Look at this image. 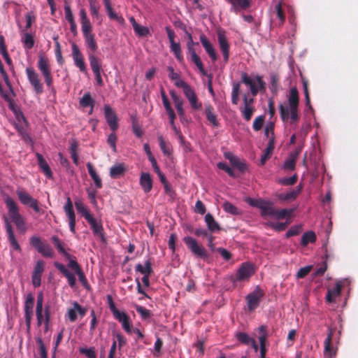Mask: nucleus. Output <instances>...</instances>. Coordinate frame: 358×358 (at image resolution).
I'll return each instance as SVG.
<instances>
[{
  "mask_svg": "<svg viewBox=\"0 0 358 358\" xmlns=\"http://www.w3.org/2000/svg\"><path fill=\"white\" fill-rule=\"evenodd\" d=\"M299 103L298 90L296 87H292L289 90L288 104L280 103L279 106L280 115L282 122H285L289 120L290 124H294L299 121Z\"/></svg>",
  "mask_w": 358,
  "mask_h": 358,
  "instance_id": "f257e3e1",
  "label": "nucleus"
},
{
  "mask_svg": "<svg viewBox=\"0 0 358 358\" xmlns=\"http://www.w3.org/2000/svg\"><path fill=\"white\" fill-rule=\"evenodd\" d=\"M167 69L169 72V78L176 81L175 85L176 87L182 89L183 93L187 99L189 101L192 108L194 110H201L202 108V103L199 101L194 89L189 84L180 79V75L177 73H175L172 66H168Z\"/></svg>",
  "mask_w": 358,
  "mask_h": 358,
  "instance_id": "f03ea898",
  "label": "nucleus"
},
{
  "mask_svg": "<svg viewBox=\"0 0 358 358\" xmlns=\"http://www.w3.org/2000/svg\"><path fill=\"white\" fill-rule=\"evenodd\" d=\"M5 203L8 209V215L12 222L15 224L17 229L22 234L27 231L24 218L19 212V208L13 198L7 196Z\"/></svg>",
  "mask_w": 358,
  "mask_h": 358,
  "instance_id": "7ed1b4c3",
  "label": "nucleus"
},
{
  "mask_svg": "<svg viewBox=\"0 0 358 358\" xmlns=\"http://www.w3.org/2000/svg\"><path fill=\"white\" fill-rule=\"evenodd\" d=\"M37 67L44 77L46 85L50 88L52 87L53 78L51 73V66L49 59L43 53L39 54Z\"/></svg>",
  "mask_w": 358,
  "mask_h": 358,
  "instance_id": "20e7f679",
  "label": "nucleus"
},
{
  "mask_svg": "<svg viewBox=\"0 0 358 358\" xmlns=\"http://www.w3.org/2000/svg\"><path fill=\"white\" fill-rule=\"evenodd\" d=\"M241 81L250 87L251 94L254 96L258 94L259 90L265 91L266 90V83L260 76H257L255 79H252L246 73H242Z\"/></svg>",
  "mask_w": 358,
  "mask_h": 358,
  "instance_id": "39448f33",
  "label": "nucleus"
},
{
  "mask_svg": "<svg viewBox=\"0 0 358 358\" xmlns=\"http://www.w3.org/2000/svg\"><path fill=\"white\" fill-rule=\"evenodd\" d=\"M30 245L35 248L43 257L52 258L54 251L50 245L43 242L39 236H32L29 238Z\"/></svg>",
  "mask_w": 358,
  "mask_h": 358,
  "instance_id": "423d86ee",
  "label": "nucleus"
},
{
  "mask_svg": "<svg viewBox=\"0 0 358 358\" xmlns=\"http://www.w3.org/2000/svg\"><path fill=\"white\" fill-rule=\"evenodd\" d=\"M264 294V290L259 286H257L253 292L247 295L245 299L250 312L254 311L259 306Z\"/></svg>",
  "mask_w": 358,
  "mask_h": 358,
  "instance_id": "0eeeda50",
  "label": "nucleus"
},
{
  "mask_svg": "<svg viewBox=\"0 0 358 358\" xmlns=\"http://www.w3.org/2000/svg\"><path fill=\"white\" fill-rule=\"evenodd\" d=\"M255 273L253 265L248 262L243 263L237 270L234 277L231 278V281L236 282L248 280Z\"/></svg>",
  "mask_w": 358,
  "mask_h": 358,
  "instance_id": "6e6552de",
  "label": "nucleus"
},
{
  "mask_svg": "<svg viewBox=\"0 0 358 358\" xmlns=\"http://www.w3.org/2000/svg\"><path fill=\"white\" fill-rule=\"evenodd\" d=\"M16 194L17 195L18 199L20 201L24 206H29L36 213H39L41 208H39L38 201L34 199L29 193H27L22 188H17L16 190Z\"/></svg>",
  "mask_w": 358,
  "mask_h": 358,
  "instance_id": "1a4fd4ad",
  "label": "nucleus"
},
{
  "mask_svg": "<svg viewBox=\"0 0 358 358\" xmlns=\"http://www.w3.org/2000/svg\"><path fill=\"white\" fill-rule=\"evenodd\" d=\"M183 241L195 256L203 259L208 257L206 249L203 246L199 245L195 238L191 236H185L183 238Z\"/></svg>",
  "mask_w": 358,
  "mask_h": 358,
  "instance_id": "9d476101",
  "label": "nucleus"
},
{
  "mask_svg": "<svg viewBox=\"0 0 358 358\" xmlns=\"http://www.w3.org/2000/svg\"><path fill=\"white\" fill-rule=\"evenodd\" d=\"M26 74L36 94H41L43 92V85L39 78V75L32 67H27L26 69Z\"/></svg>",
  "mask_w": 358,
  "mask_h": 358,
  "instance_id": "9b49d317",
  "label": "nucleus"
},
{
  "mask_svg": "<svg viewBox=\"0 0 358 358\" xmlns=\"http://www.w3.org/2000/svg\"><path fill=\"white\" fill-rule=\"evenodd\" d=\"M166 31L168 35L169 40L170 41L171 45L170 49L171 51L173 52L176 58L179 62H183L184 57L182 54V50L180 47V44L179 43H176L174 41L176 34L173 29L169 27H166Z\"/></svg>",
  "mask_w": 358,
  "mask_h": 358,
  "instance_id": "f8f14e48",
  "label": "nucleus"
},
{
  "mask_svg": "<svg viewBox=\"0 0 358 358\" xmlns=\"http://www.w3.org/2000/svg\"><path fill=\"white\" fill-rule=\"evenodd\" d=\"M64 211L69 220L70 231L76 233V214L73 210V203L70 197H67L66 202L64 206Z\"/></svg>",
  "mask_w": 358,
  "mask_h": 358,
  "instance_id": "ddd939ff",
  "label": "nucleus"
},
{
  "mask_svg": "<svg viewBox=\"0 0 358 358\" xmlns=\"http://www.w3.org/2000/svg\"><path fill=\"white\" fill-rule=\"evenodd\" d=\"M72 57L75 65L81 72L87 73V68L84 62L83 55L80 52L78 46L75 43L72 44Z\"/></svg>",
  "mask_w": 358,
  "mask_h": 358,
  "instance_id": "4468645a",
  "label": "nucleus"
},
{
  "mask_svg": "<svg viewBox=\"0 0 358 358\" xmlns=\"http://www.w3.org/2000/svg\"><path fill=\"white\" fill-rule=\"evenodd\" d=\"M217 39L220 50L223 54L224 62L227 63L229 57V44L226 38L225 32L222 29L217 31Z\"/></svg>",
  "mask_w": 358,
  "mask_h": 358,
  "instance_id": "2eb2a0df",
  "label": "nucleus"
},
{
  "mask_svg": "<svg viewBox=\"0 0 358 358\" xmlns=\"http://www.w3.org/2000/svg\"><path fill=\"white\" fill-rule=\"evenodd\" d=\"M94 236H99L101 241H105L104 229L101 220L95 219L93 215L86 220Z\"/></svg>",
  "mask_w": 358,
  "mask_h": 358,
  "instance_id": "dca6fc26",
  "label": "nucleus"
},
{
  "mask_svg": "<svg viewBox=\"0 0 358 358\" xmlns=\"http://www.w3.org/2000/svg\"><path fill=\"white\" fill-rule=\"evenodd\" d=\"M104 114L106 122L113 131H115L118 129L117 117L115 111L109 105L104 106Z\"/></svg>",
  "mask_w": 358,
  "mask_h": 358,
  "instance_id": "f3484780",
  "label": "nucleus"
},
{
  "mask_svg": "<svg viewBox=\"0 0 358 358\" xmlns=\"http://www.w3.org/2000/svg\"><path fill=\"white\" fill-rule=\"evenodd\" d=\"M4 220L6 223V229L8 235V239L10 243V245L14 250L20 252L22 251V249L15 238L13 227L6 217H5Z\"/></svg>",
  "mask_w": 358,
  "mask_h": 358,
  "instance_id": "a211bd4d",
  "label": "nucleus"
},
{
  "mask_svg": "<svg viewBox=\"0 0 358 358\" xmlns=\"http://www.w3.org/2000/svg\"><path fill=\"white\" fill-rule=\"evenodd\" d=\"M34 303V299L33 296L29 294H28L25 303H24V315L26 324L28 327H30L31 321L33 316V308Z\"/></svg>",
  "mask_w": 358,
  "mask_h": 358,
  "instance_id": "6ab92c4d",
  "label": "nucleus"
},
{
  "mask_svg": "<svg viewBox=\"0 0 358 358\" xmlns=\"http://www.w3.org/2000/svg\"><path fill=\"white\" fill-rule=\"evenodd\" d=\"M200 41L205 49L207 54L210 57L213 62H215L217 59V56L215 50L210 41L207 38L205 34H202L199 36Z\"/></svg>",
  "mask_w": 358,
  "mask_h": 358,
  "instance_id": "aec40b11",
  "label": "nucleus"
},
{
  "mask_svg": "<svg viewBox=\"0 0 358 358\" xmlns=\"http://www.w3.org/2000/svg\"><path fill=\"white\" fill-rule=\"evenodd\" d=\"M187 54L190 56V60L194 63L202 75H206V71L204 69L203 62L200 57L197 55L194 47L187 48Z\"/></svg>",
  "mask_w": 358,
  "mask_h": 358,
  "instance_id": "412c9836",
  "label": "nucleus"
},
{
  "mask_svg": "<svg viewBox=\"0 0 358 358\" xmlns=\"http://www.w3.org/2000/svg\"><path fill=\"white\" fill-rule=\"evenodd\" d=\"M205 115L206 120L214 127H218L220 126V123L217 120V115L215 113V109L213 106L209 103L205 104Z\"/></svg>",
  "mask_w": 358,
  "mask_h": 358,
  "instance_id": "4be33fe9",
  "label": "nucleus"
},
{
  "mask_svg": "<svg viewBox=\"0 0 358 358\" xmlns=\"http://www.w3.org/2000/svg\"><path fill=\"white\" fill-rule=\"evenodd\" d=\"M121 324L124 330L130 334L131 332L132 324L130 321L129 316L124 312H120L118 314L114 316Z\"/></svg>",
  "mask_w": 358,
  "mask_h": 358,
  "instance_id": "5701e85b",
  "label": "nucleus"
},
{
  "mask_svg": "<svg viewBox=\"0 0 358 358\" xmlns=\"http://www.w3.org/2000/svg\"><path fill=\"white\" fill-rule=\"evenodd\" d=\"M126 171L127 168L124 164L117 163L110 167L109 175L110 178L116 179L123 176Z\"/></svg>",
  "mask_w": 358,
  "mask_h": 358,
  "instance_id": "b1692460",
  "label": "nucleus"
},
{
  "mask_svg": "<svg viewBox=\"0 0 358 358\" xmlns=\"http://www.w3.org/2000/svg\"><path fill=\"white\" fill-rule=\"evenodd\" d=\"M335 329L329 327L328 328V334L327 336L324 341V354L328 355L329 356H332L336 353L333 346L331 345V341L334 335Z\"/></svg>",
  "mask_w": 358,
  "mask_h": 358,
  "instance_id": "393cba45",
  "label": "nucleus"
},
{
  "mask_svg": "<svg viewBox=\"0 0 358 358\" xmlns=\"http://www.w3.org/2000/svg\"><path fill=\"white\" fill-rule=\"evenodd\" d=\"M140 185L145 193H148L152 188V180L148 173H142L140 176Z\"/></svg>",
  "mask_w": 358,
  "mask_h": 358,
  "instance_id": "a878e982",
  "label": "nucleus"
},
{
  "mask_svg": "<svg viewBox=\"0 0 358 358\" xmlns=\"http://www.w3.org/2000/svg\"><path fill=\"white\" fill-rule=\"evenodd\" d=\"M343 285L341 282H337L335 287L332 289H328L326 300L328 303H332L334 301L336 297L341 295Z\"/></svg>",
  "mask_w": 358,
  "mask_h": 358,
  "instance_id": "bb28decb",
  "label": "nucleus"
},
{
  "mask_svg": "<svg viewBox=\"0 0 358 358\" xmlns=\"http://www.w3.org/2000/svg\"><path fill=\"white\" fill-rule=\"evenodd\" d=\"M36 156L38 164L40 169L43 171V172L44 173V174L46 176L47 178H52V171H51L48 164L47 163V162L43 157V155L37 152L36 154Z\"/></svg>",
  "mask_w": 358,
  "mask_h": 358,
  "instance_id": "cd10ccee",
  "label": "nucleus"
},
{
  "mask_svg": "<svg viewBox=\"0 0 358 358\" xmlns=\"http://www.w3.org/2000/svg\"><path fill=\"white\" fill-rule=\"evenodd\" d=\"M171 99L175 104V107L177 110L178 115L182 117L185 115V111L183 109V101L182 99L176 94L174 90H171L169 92Z\"/></svg>",
  "mask_w": 358,
  "mask_h": 358,
  "instance_id": "c85d7f7f",
  "label": "nucleus"
},
{
  "mask_svg": "<svg viewBox=\"0 0 358 358\" xmlns=\"http://www.w3.org/2000/svg\"><path fill=\"white\" fill-rule=\"evenodd\" d=\"M257 207L261 209V215L262 216L268 215L273 217L275 209L273 207L271 202L260 201L259 203L257 205Z\"/></svg>",
  "mask_w": 358,
  "mask_h": 358,
  "instance_id": "c756f323",
  "label": "nucleus"
},
{
  "mask_svg": "<svg viewBox=\"0 0 358 358\" xmlns=\"http://www.w3.org/2000/svg\"><path fill=\"white\" fill-rule=\"evenodd\" d=\"M87 168L89 172L90 176H91L92 179L93 180L95 187L97 189H101L102 187V181L100 178V176L96 173L95 169L94 168L92 163L88 162L87 164Z\"/></svg>",
  "mask_w": 358,
  "mask_h": 358,
  "instance_id": "7c9ffc66",
  "label": "nucleus"
},
{
  "mask_svg": "<svg viewBox=\"0 0 358 358\" xmlns=\"http://www.w3.org/2000/svg\"><path fill=\"white\" fill-rule=\"evenodd\" d=\"M51 241L57 249L58 252L63 255L66 259H70L71 257V255L66 251L64 242L62 241L58 236H52L51 237Z\"/></svg>",
  "mask_w": 358,
  "mask_h": 358,
  "instance_id": "2f4dec72",
  "label": "nucleus"
},
{
  "mask_svg": "<svg viewBox=\"0 0 358 358\" xmlns=\"http://www.w3.org/2000/svg\"><path fill=\"white\" fill-rule=\"evenodd\" d=\"M302 190V186L301 185H298L295 189L289 191L286 194H280L278 196L279 199L285 200V201H292L294 200L300 192Z\"/></svg>",
  "mask_w": 358,
  "mask_h": 358,
  "instance_id": "473e14b6",
  "label": "nucleus"
},
{
  "mask_svg": "<svg viewBox=\"0 0 358 358\" xmlns=\"http://www.w3.org/2000/svg\"><path fill=\"white\" fill-rule=\"evenodd\" d=\"M205 222L208 229L211 232L218 231L220 230L219 224L215 220L213 216L210 213H208L205 216Z\"/></svg>",
  "mask_w": 358,
  "mask_h": 358,
  "instance_id": "72a5a7b5",
  "label": "nucleus"
},
{
  "mask_svg": "<svg viewBox=\"0 0 358 358\" xmlns=\"http://www.w3.org/2000/svg\"><path fill=\"white\" fill-rule=\"evenodd\" d=\"M135 270L137 272L141 273L143 275H150L152 273V263L150 259H148L144 266L141 264H138L135 266Z\"/></svg>",
  "mask_w": 358,
  "mask_h": 358,
  "instance_id": "f704fd0d",
  "label": "nucleus"
},
{
  "mask_svg": "<svg viewBox=\"0 0 358 358\" xmlns=\"http://www.w3.org/2000/svg\"><path fill=\"white\" fill-rule=\"evenodd\" d=\"M157 140L163 154L166 157H170L172 155V150L170 144L165 141L162 135H158Z\"/></svg>",
  "mask_w": 358,
  "mask_h": 358,
  "instance_id": "c9c22d12",
  "label": "nucleus"
},
{
  "mask_svg": "<svg viewBox=\"0 0 358 358\" xmlns=\"http://www.w3.org/2000/svg\"><path fill=\"white\" fill-rule=\"evenodd\" d=\"M316 239L317 237L315 234L312 231H308L303 234L301 237V245L302 246H306L310 243H315Z\"/></svg>",
  "mask_w": 358,
  "mask_h": 358,
  "instance_id": "e433bc0d",
  "label": "nucleus"
},
{
  "mask_svg": "<svg viewBox=\"0 0 358 358\" xmlns=\"http://www.w3.org/2000/svg\"><path fill=\"white\" fill-rule=\"evenodd\" d=\"M74 203L77 211L79 213H80L85 220H87V218L92 215L87 210V207L85 206L83 201L77 200L75 201Z\"/></svg>",
  "mask_w": 358,
  "mask_h": 358,
  "instance_id": "4c0bfd02",
  "label": "nucleus"
},
{
  "mask_svg": "<svg viewBox=\"0 0 358 358\" xmlns=\"http://www.w3.org/2000/svg\"><path fill=\"white\" fill-rule=\"evenodd\" d=\"M85 41L87 46L92 50V53L96 52L98 49V45L95 40L94 34L84 36Z\"/></svg>",
  "mask_w": 358,
  "mask_h": 358,
  "instance_id": "58836bf2",
  "label": "nucleus"
},
{
  "mask_svg": "<svg viewBox=\"0 0 358 358\" xmlns=\"http://www.w3.org/2000/svg\"><path fill=\"white\" fill-rule=\"evenodd\" d=\"M89 60L93 73L101 71L100 60L94 53L89 54Z\"/></svg>",
  "mask_w": 358,
  "mask_h": 358,
  "instance_id": "ea45409f",
  "label": "nucleus"
},
{
  "mask_svg": "<svg viewBox=\"0 0 358 358\" xmlns=\"http://www.w3.org/2000/svg\"><path fill=\"white\" fill-rule=\"evenodd\" d=\"M79 103H80V106L84 107V108H86L88 106L93 108L94 105V100L92 98L90 93L87 92L80 99Z\"/></svg>",
  "mask_w": 358,
  "mask_h": 358,
  "instance_id": "a19ab883",
  "label": "nucleus"
},
{
  "mask_svg": "<svg viewBox=\"0 0 358 358\" xmlns=\"http://www.w3.org/2000/svg\"><path fill=\"white\" fill-rule=\"evenodd\" d=\"M231 165L238 169L241 173H244L247 169L246 164L236 156L230 162Z\"/></svg>",
  "mask_w": 358,
  "mask_h": 358,
  "instance_id": "79ce46f5",
  "label": "nucleus"
},
{
  "mask_svg": "<svg viewBox=\"0 0 358 358\" xmlns=\"http://www.w3.org/2000/svg\"><path fill=\"white\" fill-rule=\"evenodd\" d=\"M255 111V106H244L243 108L241 109V114L246 121H250Z\"/></svg>",
  "mask_w": 358,
  "mask_h": 358,
  "instance_id": "37998d69",
  "label": "nucleus"
},
{
  "mask_svg": "<svg viewBox=\"0 0 358 358\" xmlns=\"http://www.w3.org/2000/svg\"><path fill=\"white\" fill-rule=\"evenodd\" d=\"M259 341L260 343V346H266V342L268 338L267 329L264 325H262L259 328Z\"/></svg>",
  "mask_w": 358,
  "mask_h": 358,
  "instance_id": "c03bdc74",
  "label": "nucleus"
},
{
  "mask_svg": "<svg viewBox=\"0 0 358 358\" xmlns=\"http://www.w3.org/2000/svg\"><path fill=\"white\" fill-rule=\"evenodd\" d=\"M298 180V176L297 174H294L292 176L289 178H280L278 180V182L280 185H285V186H289L294 185Z\"/></svg>",
  "mask_w": 358,
  "mask_h": 358,
  "instance_id": "a18cd8bd",
  "label": "nucleus"
},
{
  "mask_svg": "<svg viewBox=\"0 0 358 358\" xmlns=\"http://www.w3.org/2000/svg\"><path fill=\"white\" fill-rule=\"evenodd\" d=\"M22 42L24 43V47L27 49H31L34 45V37L29 33L24 34Z\"/></svg>",
  "mask_w": 358,
  "mask_h": 358,
  "instance_id": "49530a36",
  "label": "nucleus"
},
{
  "mask_svg": "<svg viewBox=\"0 0 358 358\" xmlns=\"http://www.w3.org/2000/svg\"><path fill=\"white\" fill-rule=\"evenodd\" d=\"M293 213L292 209H280V210H275V214L273 215L274 217L277 219H283L287 217H290Z\"/></svg>",
  "mask_w": 358,
  "mask_h": 358,
  "instance_id": "de8ad7c7",
  "label": "nucleus"
},
{
  "mask_svg": "<svg viewBox=\"0 0 358 358\" xmlns=\"http://www.w3.org/2000/svg\"><path fill=\"white\" fill-rule=\"evenodd\" d=\"M70 153L73 163L78 165L79 162V158L78 155V144L76 142H73L71 144Z\"/></svg>",
  "mask_w": 358,
  "mask_h": 358,
  "instance_id": "09e8293b",
  "label": "nucleus"
},
{
  "mask_svg": "<svg viewBox=\"0 0 358 358\" xmlns=\"http://www.w3.org/2000/svg\"><path fill=\"white\" fill-rule=\"evenodd\" d=\"M135 309L136 312L141 315L142 319L146 320L151 317L152 314L150 310L145 308L143 306L136 305Z\"/></svg>",
  "mask_w": 358,
  "mask_h": 358,
  "instance_id": "8fccbe9b",
  "label": "nucleus"
},
{
  "mask_svg": "<svg viewBox=\"0 0 358 358\" xmlns=\"http://www.w3.org/2000/svg\"><path fill=\"white\" fill-rule=\"evenodd\" d=\"M134 31L140 37L148 36L150 34L148 27L141 26L138 24L134 28Z\"/></svg>",
  "mask_w": 358,
  "mask_h": 358,
  "instance_id": "3c124183",
  "label": "nucleus"
},
{
  "mask_svg": "<svg viewBox=\"0 0 358 358\" xmlns=\"http://www.w3.org/2000/svg\"><path fill=\"white\" fill-rule=\"evenodd\" d=\"M132 130L135 136L141 138L143 136V130L135 117H132Z\"/></svg>",
  "mask_w": 358,
  "mask_h": 358,
  "instance_id": "603ef678",
  "label": "nucleus"
},
{
  "mask_svg": "<svg viewBox=\"0 0 358 358\" xmlns=\"http://www.w3.org/2000/svg\"><path fill=\"white\" fill-rule=\"evenodd\" d=\"M275 11L277 17L280 20V26H282L285 21V15L282 8V2H278L275 6Z\"/></svg>",
  "mask_w": 358,
  "mask_h": 358,
  "instance_id": "864d4df0",
  "label": "nucleus"
},
{
  "mask_svg": "<svg viewBox=\"0 0 358 358\" xmlns=\"http://www.w3.org/2000/svg\"><path fill=\"white\" fill-rule=\"evenodd\" d=\"M222 207L224 211L231 215H238L239 213L238 209L230 202L225 201L223 203Z\"/></svg>",
  "mask_w": 358,
  "mask_h": 358,
  "instance_id": "5fc2aeb1",
  "label": "nucleus"
},
{
  "mask_svg": "<svg viewBox=\"0 0 358 358\" xmlns=\"http://www.w3.org/2000/svg\"><path fill=\"white\" fill-rule=\"evenodd\" d=\"M265 121L264 115H259L257 117L253 122L252 128L255 131H258L262 129Z\"/></svg>",
  "mask_w": 358,
  "mask_h": 358,
  "instance_id": "6e6d98bb",
  "label": "nucleus"
},
{
  "mask_svg": "<svg viewBox=\"0 0 358 358\" xmlns=\"http://www.w3.org/2000/svg\"><path fill=\"white\" fill-rule=\"evenodd\" d=\"M91 15L94 17H99V5L96 0H88Z\"/></svg>",
  "mask_w": 358,
  "mask_h": 358,
  "instance_id": "4d7b16f0",
  "label": "nucleus"
},
{
  "mask_svg": "<svg viewBox=\"0 0 358 358\" xmlns=\"http://www.w3.org/2000/svg\"><path fill=\"white\" fill-rule=\"evenodd\" d=\"M54 265L67 278V280L69 278L73 275V274L71 273L62 264L55 262Z\"/></svg>",
  "mask_w": 358,
  "mask_h": 358,
  "instance_id": "13d9d810",
  "label": "nucleus"
},
{
  "mask_svg": "<svg viewBox=\"0 0 358 358\" xmlns=\"http://www.w3.org/2000/svg\"><path fill=\"white\" fill-rule=\"evenodd\" d=\"M217 167L221 169V170H223L225 172H227L229 176L232 177V178H236L237 176L236 175L235 172L234 171V170L230 168L226 163L224 162H219L217 164Z\"/></svg>",
  "mask_w": 358,
  "mask_h": 358,
  "instance_id": "bf43d9fd",
  "label": "nucleus"
},
{
  "mask_svg": "<svg viewBox=\"0 0 358 358\" xmlns=\"http://www.w3.org/2000/svg\"><path fill=\"white\" fill-rule=\"evenodd\" d=\"M36 343L38 345L40 356L41 358H48V352L45 348V344L41 339V338L38 337L36 338Z\"/></svg>",
  "mask_w": 358,
  "mask_h": 358,
  "instance_id": "052dcab7",
  "label": "nucleus"
},
{
  "mask_svg": "<svg viewBox=\"0 0 358 358\" xmlns=\"http://www.w3.org/2000/svg\"><path fill=\"white\" fill-rule=\"evenodd\" d=\"M278 83H279V78L275 74H272L271 76V91L273 93H276L278 92Z\"/></svg>",
  "mask_w": 358,
  "mask_h": 358,
  "instance_id": "680f3d73",
  "label": "nucleus"
},
{
  "mask_svg": "<svg viewBox=\"0 0 358 358\" xmlns=\"http://www.w3.org/2000/svg\"><path fill=\"white\" fill-rule=\"evenodd\" d=\"M237 339L242 343L250 345L252 338L250 337L246 333L239 332L236 334Z\"/></svg>",
  "mask_w": 358,
  "mask_h": 358,
  "instance_id": "e2e57ef3",
  "label": "nucleus"
},
{
  "mask_svg": "<svg viewBox=\"0 0 358 358\" xmlns=\"http://www.w3.org/2000/svg\"><path fill=\"white\" fill-rule=\"evenodd\" d=\"M163 105L164 106V108L169 115V117H174L175 112L171 108V103L168 99L167 97H164V99L162 100Z\"/></svg>",
  "mask_w": 358,
  "mask_h": 358,
  "instance_id": "0e129e2a",
  "label": "nucleus"
},
{
  "mask_svg": "<svg viewBox=\"0 0 358 358\" xmlns=\"http://www.w3.org/2000/svg\"><path fill=\"white\" fill-rule=\"evenodd\" d=\"M275 129V123L270 121L266 123L264 127V135L266 138L270 137L271 135H273Z\"/></svg>",
  "mask_w": 358,
  "mask_h": 358,
  "instance_id": "69168bd1",
  "label": "nucleus"
},
{
  "mask_svg": "<svg viewBox=\"0 0 358 358\" xmlns=\"http://www.w3.org/2000/svg\"><path fill=\"white\" fill-rule=\"evenodd\" d=\"M312 266H306L305 267H302L299 268L296 273L297 278H305L312 270Z\"/></svg>",
  "mask_w": 358,
  "mask_h": 358,
  "instance_id": "338daca9",
  "label": "nucleus"
},
{
  "mask_svg": "<svg viewBox=\"0 0 358 358\" xmlns=\"http://www.w3.org/2000/svg\"><path fill=\"white\" fill-rule=\"evenodd\" d=\"M301 231V226L295 225L292 227L286 233V238H289L291 236H297L300 234Z\"/></svg>",
  "mask_w": 358,
  "mask_h": 358,
  "instance_id": "774afa93",
  "label": "nucleus"
}]
</instances>
